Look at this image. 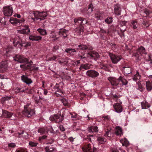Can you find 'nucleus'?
<instances>
[{
  "mask_svg": "<svg viewBox=\"0 0 152 152\" xmlns=\"http://www.w3.org/2000/svg\"><path fill=\"white\" fill-rule=\"evenodd\" d=\"M30 70H37L38 69V67H35L33 66H31L30 69Z\"/></svg>",
  "mask_w": 152,
  "mask_h": 152,
  "instance_id": "nucleus-57",
  "label": "nucleus"
},
{
  "mask_svg": "<svg viewBox=\"0 0 152 152\" xmlns=\"http://www.w3.org/2000/svg\"><path fill=\"white\" fill-rule=\"evenodd\" d=\"M141 77V75H140L139 72L137 71L136 74L134 75V77H133V79L134 81H137L140 79Z\"/></svg>",
  "mask_w": 152,
  "mask_h": 152,
  "instance_id": "nucleus-30",
  "label": "nucleus"
},
{
  "mask_svg": "<svg viewBox=\"0 0 152 152\" xmlns=\"http://www.w3.org/2000/svg\"><path fill=\"white\" fill-rule=\"evenodd\" d=\"M65 51L66 53L72 56L75 55L76 53V50L72 48H66L65 49Z\"/></svg>",
  "mask_w": 152,
  "mask_h": 152,
  "instance_id": "nucleus-21",
  "label": "nucleus"
},
{
  "mask_svg": "<svg viewBox=\"0 0 152 152\" xmlns=\"http://www.w3.org/2000/svg\"><path fill=\"white\" fill-rule=\"evenodd\" d=\"M68 61H67V58H66L64 61H58L59 63L61 65H62L63 64H66L67 63Z\"/></svg>",
  "mask_w": 152,
  "mask_h": 152,
  "instance_id": "nucleus-55",
  "label": "nucleus"
},
{
  "mask_svg": "<svg viewBox=\"0 0 152 152\" xmlns=\"http://www.w3.org/2000/svg\"><path fill=\"white\" fill-rule=\"evenodd\" d=\"M126 22L125 21H121L119 22V25L121 27L125 26Z\"/></svg>",
  "mask_w": 152,
  "mask_h": 152,
  "instance_id": "nucleus-48",
  "label": "nucleus"
},
{
  "mask_svg": "<svg viewBox=\"0 0 152 152\" xmlns=\"http://www.w3.org/2000/svg\"><path fill=\"white\" fill-rule=\"evenodd\" d=\"M3 115L6 118H10L13 115V113L4 110L3 111Z\"/></svg>",
  "mask_w": 152,
  "mask_h": 152,
  "instance_id": "nucleus-27",
  "label": "nucleus"
},
{
  "mask_svg": "<svg viewBox=\"0 0 152 152\" xmlns=\"http://www.w3.org/2000/svg\"><path fill=\"white\" fill-rule=\"evenodd\" d=\"M78 47H79V49L83 50H86L88 49H89L90 50H91L93 49V48L91 47L89 48L88 46L85 45H78Z\"/></svg>",
  "mask_w": 152,
  "mask_h": 152,
  "instance_id": "nucleus-33",
  "label": "nucleus"
},
{
  "mask_svg": "<svg viewBox=\"0 0 152 152\" xmlns=\"http://www.w3.org/2000/svg\"><path fill=\"white\" fill-rule=\"evenodd\" d=\"M91 65L88 63L82 64L80 65L79 69L80 71H84L85 70L90 69Z\"/></svg>",
  "mask_w": 152,
  "mask_h": 152,
  "instance_id": "nucleus-18",
  "label": "nucleus"
},
{
  "mask_svg": "<svg viewBox=\"0 0 152 152\" xmlns=\"http://www.w3.org/2000/svg\"><path fill=\"white\" fill-rule=\"evenodd\" d=\"M93 5L92 4H90L89 6L88 7V10H89V9H90V11H91V12H92V11H93Z\"/></svg>",
  "mask_w": 152,
  "mask_h": 152,
  "instance_id": "nucleus-61",
  "label": "nucleus"
},
{
  "mask_svg": "<svg viewBox=\"0 0 152 152\" xmlns=\"http://www.w3.org/2000/svg\"><path fill=\"white\" fill-rule=\"evenodd\" d=\"M12 96H6L2 97L1 99V102L2 103H4L6 101L10 100L11 99Z\"/></svg>",
  "mask_w": 152,
  "mask_h": 152,
  "instance_id": "nucleus-36",
  "label": "nucleus"
},
{
  "mask_svg": "<svg viewBox=\"0 0 152 152\" xmlns=\"http://www.w3.org/2000/svg\"><path fill=\"white\" fill-rule=\"evenodd\" d=\"M151 12L148 10H145L144 12V13H145L147 16L149 15L151 13Z\"/></svg>",
  "mask_w": 152,
  "mask_h": 152,
  "instance_id": "nucleus-58",
  "label": "nucleus"
},
{
  "mask_svg": "<svg viewBox=\"0 0 152 152\" xmlns=\"http://www.w3.org/2000/svg\"><path fill=\"white\" fill-rule=\"evenodd\" d=\"M121 102H120V103H116L114 104L113 105L115 112L118 113H121L123 110V109L121 104Z\"/></svg>",
  "mask_w": 152,
  "mask_h": 152,
  "instance_id": "nucleus-12",
  "label": "nucleus"
},
{
  "mask_svg": "<svg viewBox=\"0 0 152 152\" xmlns=\"http://www.w3.org/2000/svg\"><path fill=\"white\" fill-rule=\"evenodd\" d=\"M93 5L92 4H90L89 6L88 7V10H89V9H90V11H91V12H92V11H93Z\"/></svg>",
  "mask_w": 152,
  "mask_h": 152,
  "instance_id": "nucleus-60",
  "label": "nucleus"
},
{
  "mask_svg": "<svg viewBox=\"0 0 152 152\" xmlns=\"http://www.w3.org/2000/svg\"><path fill=\"white\" fill-rule=\"evenodd\" d=\"M97 140L99 143L102 144L106 141V139L103 137L100 136L98 137Z\"/></svg>",
  "mask_w": 152,
  "mask_h": 152,
  "instance_id": "nucleus-29",
  "label": "nucleus"
},
{
  "mask_svg": "<svg viewBox=\"0 0 152 152\" xmlns=\"http://www.w3.org/2000/svg\"><path fill=\"white\" fill-rule=\"evenodd\" d=\"M64 117L60 114H57L51 115L50 119L52 121H55L56 123L61 122L64 119Z\"/></svg>",
  "mask_w": 152,
  "mask_h": 152,
  "instance_id": "nucleus-6",
  "label": "nucleus"
},
{
  "mask_svg": "<svg viewBox=\"0 0 152 152\" xmlns=\"http://www.w3.org/2000/svg\"><path fill=\"white\" fill-rule=\"evenodd\" d=\"M146 89L148 91L152 90V87L151 83L150 81H146Z\"/></svg>",
  "mask_w": 152,
  "mask_h": 152,
  "instance_id": "nucleus-34",
  "label": "nucleus"
},
{
  "mask_svg": "<svg viewBox=\"0 0 152 152\" xmlns=\"http://www.w3.org/2000/svg\"><path fill=\"white\" fill-rule=\"evenodd\" d=\"M24 28L21 30H18V33H19L28 35L29 34L30 30L29 27L28 26H26L24 27Z\"/></svg>",
  "mask_w": 152,
  "mask_h": 152,
  "instance_id": "nucleus-14",
  "label": "nucleus"
},
{
  "mask_svg": "<svg viewBox=\"0 0 152 152\" xmlns=\"http://www.w3.org/2000/svg\"><path fill=\"white\" fill-rule=\"evenodd\" d=\"M30 105L28 104L24 106V110L22 111L23 114L28 117H30L35 114L34 110L29 107Z\"/></svg>",
  "mask_w": 152,
  "mask_h": 152,
  "instance_id": "nucleus-3",
  "label": "nucleus"
},
{
  "mask_svg": "<svg viewBox=\"0 0 152 152\" xmlns=\"http://www.w3.org/2000/svg\"><path fill=\"white\" fill-rule=\"evenodd\" d=\"M137 85L138 86V89L140 91H142L143 90L144 88L142 86L141 84L140 83H137Z\"/></svg>",
  "mask_w": 152,
  "mask_h": 152,
  "instance_id": "nucleus-51",
  "label": "nucleus"
},
{
  "mask_svg": "<svg viewBox=\"0 0 152 152\" xmlns=\"http://www.w3.org/2000/svg\"><path fill=\"white\" fill-rule=\"evenodd\" d=\"M131 26L133 29H135L137 27V23L136 21L133 20L131 22Z\"/></svg>",
  "mask_w": 152,
  "mask_h": 152,
  "instance_id": "nucleus-42",
  "label": "nucleus"
},
{
  "mask_svg": "<svg viewBox=\"0 0 152 152\" xmlns=\"http://www.w3.org/2000/svg\"><path fill=\"white\" fill-rule=\"evenodd\" d=\"M114 8L115 14L118 16L121 15V10L120 5L119 4L115 5Z\"/></svg>",
  "mask_w": 152,
  "mask_h": 152,
  "instance_id": "nucleus-13",
  "label": "nucleus"
},
{
  "mask_svg": "<svg viewBox=\"0 0 152 152\" xmlns=\"http://www.w3.org/2000/svg\"><path fill=\"white\" fill-rule=\"evenodd\" d=\"M107 79L112 86H117L119 83L118 78L116 79L114 77H110L107 78Z\"/></svg>",
  "mask_w": 152,
  "mask_h": 152,
  "instance_id": "nucleus-11",
  "label": "nucleus"
},
{
  "mask_svg": "<svg viewBox=\"0 0 152 152\" xmlns=\"http://www.w3.org/2000/svg\"><path fill=\"white\" fill-rule=\"evenodd\" d=\"M102 118H104V120H108L110 118V117L108 115L106 116L103 115L102 116Z\"/></svg>",
  "mask_w": 152,
  "mask_h": 152,
  "instance_id": "nucleus-62",
  "label": "nucleus"
},
{
  "mask_svg": "<svg viewBox=\"0 0 152 152\" xmlns=\"http://www.w3.org/2000/svg\"><path fill=\"white\" fill-rule=\"evenodd\" d=\"M118 80L122 82L123 85H126L127 84L128 82L127 80L122 77H119Z\"/></svg>",
  "mask_w": 152,
  "mask_h": 152,
  "instance_id": "nucleus-38",
  "label": "nucleus"
},
{
  "mask_svg": "<svg viewBox=\"0 0 152 152\" xmlns=\"http://www.w3.org/2000/svg\"><path fill=\"white\" fill-rule=\"evenodd\" d=\"M88 55L90 56V58L92 59H95L99 58V56L98 53L95 51H92L88 53Z\"/></svg>",
  "mask_w": 152,
  "mask_h": 152,
  "instance_id": "nucleus-17",
  "label": "nucleus"
},
{
  "mask_svg": "<svg viewBox=\"0 0 152 152\" xmlns=\"http://www.w3.org/2000/svg\"><path fill=\"white\" fill-rule=\"evenodd\" d=\"M115 133L117 136H121L122 134V130L121 128L119 126L116 127Z\"/></svg>",
  "mask_w": 152,
  "mask_h": 152,
  "instance_id": "nucleus-26",
  "label": "nucleus"
},
{
  "mask_svg": "<svg viewBox=\"0 0 152 152\" xmlns=\"http://www.w3.org/2000/svg\"><path fill=\"white\" fill-rule=\"evenodd\" d=\"M86 75L88 77L93 78L98 77L99 74L95 70H89L86 72Z\"/></svg>",
  "mask_w": 152,
  "mask_h": 152,
  "instance_id": "nucleus-8",
  "label": "nucleus"
},
{
  "mask_svg": "<svg viewBox=\"0 0 152 152\" xmlns=\"http://www.w3.org/2000/svg\"><path fill=\"white\" fill-rule=\"evenodd\" d=\"M20 67L23 70H25L28 69H30V65L29 64L26 63L24 64H21L20 65Z\"/></svg>",
  "mask_w": 152,
  "mask_h": 152,
  "instance_id": "nucleus-32",
  "label": "nucleus"
},
{
  "mask_svg": "<svg viewBox=\"0 0 152 152\" xmlns=\"http://www.w3.org/2000/svg\"><path fill=\"white\" fill-rule=\"evenodd\" d=\"M57 58V57L56 56H53L52 57L49 58L47 61H54Z\"/></svg>",
  "mask_w": 152,
  "mask_h": 152,
  "instance_id": "nucleus-50",
  "label": "nucleus"
},
{
  "mask_svg": "<svg viewBox=\"0 0 152 152\" xmlns=\"http://www.w3.org/2000/svg\"><path fill=\"white\" fill-rule=\"evenodd\" d=\"M15 152H28L27 149L24 148H21L18 150H16Z\"/></svg>",
  "mask_w": 152,
  "mask_h": 152,
  "instance_id": "nucleus-46",
  "label": "nucleus"
},
{
  "mask_svg": "<svg viewBox=\"0 0 152 152\" xmlns=\"http://www.w3.org/2000/svg\"><path fill=\"white\" fill-rule=\"evenodd\" d=\"M95 16L96 18L98 19H99L101 17V14L98 12L96 13Z\"/></svg>",
  "mask_w": 152,
  "mask_h": 152,
  "instance_id": "nucleus-49",
  "label": "nucleus"
},
{
  "mask_svg": "<svg viewBox=\"0 0 152 152\" xmlns=\"http://www.w3.org/2000/svg\"><path fill=\"white\" fill-rule=\"evenodd\" d=\"M87 23V21L86 19H85L83 18V20H82V25H83Z\"/></svg>",
  "mask_w": 152,
  "mask_h": 152,
  "instance_id": "nucleus-64",
  "label": "nucleus"
},
{
  "mask_svg": "<svg viewBox=\"0 0 152 152\" xmlns=\"http://www.w3.org/2000/svg\"><path fill=\"white\" fill-rule=\"evenodd\" d=\"M111 136L110 131V130L107 131L106 132L105 134H104V136L106 137H110Z\"/></svg>",
  "mask_w": 152,
  "mask_h": 152,
  "instance_id": "nucleus-47",
  "label": "nucleus"
},
{
  "mask_svg": "<svg viewBox=\"0 0 152 152\" xmlns=\"http://www.w3.org/2000/svg\"><path fill=\"white\" fill-rule=\"evenodd\" d=\"M14 90L15 93H18L20 92H25V90H21V89L20 88L16 87L14 88Z\"/></svg>",
  "mask_w": 152,
  "mask_h": 152,
  "instance_id": "nucleus-43",
  "label": "nucleus"
},
{
  "mask_svg": "<svg viewBox=\"0 0 152 152\" xmlns=\"http://www.w3.org/2000/svg\"><path fill=\"white\" fill-rule=\"evenodd\" d=\"M48 130H49V131L51 133L53 134L55 133V131L54 130L51 126H49L48 127Z\"/></svg>",
  "mask_w": 152,
  "mask_h": 152,
  "instance_id": "nucleus-54",
  "label": "nucleus"
},
{
  "mask_svg": "<svg viewBox=\"0 0 152 152\" xmlns=\"http://www.w3.org/2000/svg\"><path fill=\"white\" fill-rule=\"evenodd\" d=\"M68 31L65 29H61L59 32V34L61 36H62L64 37H66L67 36Z\"/></svg>",
  "mask_w": 152,
  "mask_h": 152,
  "instance_id": "nucleus-20",
  "label": "nucleus"
},
{
  "mask_svg": "<svg viewBox=\"0 0 152 152\" xmlns=\"http://www.w3.org/2000/svg\"><path fill=\"white\" fill-rule=\"evenodd\" d=\"M83 27L82 26H81L77 28L75 30V31L76 33L78 34V35H80L81 33L83 32Z\"/></svg>",
  "mask_w": 152,
  "mask_h": 152,
  "instance_id": "nucleus-35",
  "label": "nucleus"
},
{
  "mask_svg": "<svg viewBox=\"0 0 152 152\" xmlns=\"http://www.w3.org/2000/svg\"><path fill=\"white\" fill-rule=\"evenodd\" d=\"M63 93V91L61 89H59L58 90H57L55 92V94L56 96H59L61 95Z\"/></svg>",
  "mask_w": 152,
  "mask_h": 152,
  "instance_id": "nucleus-41",
  "label": "nucleus"
},
{
  "mask_svg": "<svg viewBox=\"0 0 152 152\" xmlns=\"http://www.w3.org/2000/svg\"><path fill=\"white\" fill-rule=\"evenodd\" d=\"M91 137L93 138V135H88L87 136V139L88 141H90L91 142H92V138H91Z\"/></svg>",
  "mask_w": 152,
  "mask_h": 152,
  "instance_id": "nucleus-53",
  "label": "nucleus"
},
{
  "mask_svg": "<svg viewBox=\"0 0 152 152\" xmlns=\"http://www.w3.org/2000/svg\"><path fill=\"white\" fill-rule=\"evenodd\" d=\"M141 105L142 109H147L150 107V105L146 102H141Z\"/></svg>",
  "mask_w": 152,
  "mask_h": 152,
  "instance_id": "nucleus-28",
  "label": "nucleus"
},
{
  "mask_svg": "<svg viewBox=\"0 0 152 152\" xmlns=\"http://www.w3.org/2000/svg\"><path fill=\"white\" fill-rule=\"evenodd\" d=\"M83 18L79 17L78 18H76L74 19V22L75 23L78 22L80 24L82 25V20Z\"/></svg>",
  "mask_w": 152,
  "mask_h": 152,
  "instance_id": "nucleus-40",
  "label": "nucleus"
},
{
  "mask_svg": "<svg viewBox=\"0 0 152 152\" xmlns=\"http://www.w3.org/2000/svg\"><path fill=\"white\" fill-rule=\"evenodd\" d=\"M21 80L26 84L29 85L32 82L30 78H28L27 76L25 75H22L21 77Z\"/></svg>",
  "mask_w": 152,
  "mask_h": 152,
  "instance_id": "nucleus-16",
  "label": "nucleus"
},
{
  "mask_svg": "<svg viewBox=\"0 0 152 152\" xmlns=\"http://www.w3.org/2000/svg\"><path fill=\"white\" fill-rule=\"evenodd\" d=\"M112 18L111 17L105 19V21L107 23L110 24L112 22Z\"/></svg>",
  "mask_w": 152,
  "mask_h": 152,
  "instance_id": "nucleus-45",
  "label": "nucleus"
},
{
  "mask_svg": "<svg viewBox=\"0 0 152 152\" xmlns=\"http://www.w3.org/2000/svg\"><path fill=\"white\" fill-rule=\"evenodd\" d=\"M38 132L41 134H43L47 133L48 132V129L47 127L40 128L39 129Z\"/></svg>",
  "mask_w": 152,
  "mask_h": 152,
  "instance_id": "nucleus-24",
  "label": "nucleus"
},
{
  "mask_svg": "<svg viewBox=\"0 0 152 152\" xmlns=\"http://www.w3.org/2000/svg\"><path fill=\"white\" fill-rule=\"evenodd\" d=\"M63 104L65 106H68V103L67 101L65 99H62V101Z\"/></svg>",
  "mask_w": 152,
  "mask_h": 152,
  "instance_id": "nucleus-56",
  "label": "nucleus"
},
{
  "mask_svg": "<svg viewBox=\"0 0 152 152\" xmlns=\"http://www.w3.org/2000/svg\"><path fill=\"white\" fill-rule=\"evenodd\" d=\"M42 37L36 35H31L29 36V39L32 41H38L41 40Z\"/></svg>",
  "mask_w": 152,
  "mask_h": 152,
  "instance_id": "nucleus-19",
  "label": "nucleus"
},
{
  "mask_svg": "<svg viewBox=\"0 0 152 152\" xmlns=\"http://www.w3.org/2000/svg\"><path fill=\"white\" fill-rule=\"evenodd\" d=\"M98 127L96 126H92L88 127V130L90 133H93L94 132H98Z\"/></svg>",
  "mask_w": 152,
  "mask_h": 152,
  "instance_id": "nucleus-22",
  "label": "nucleus"
},
{
  "mask_svg": "<svg viewBox=\"0 0 152 152\" xmlns=\"http://www.w3.org/2000/svg\"><path fill=\"white\" fill-rule=\"evenodd\" d=\"M123 71L125 75H127L131 72V69L129 67H124L123 68Z\"/></svg>",
  "mask_w": 152,
  "mask_h": 152,
  "instance_id": "nucleus-23",
  "label": "nucleus"
},
{
  "mask_svg": "<svg viewBox=\"0 0 152 152\" xmlns=\"http://www.w3.org/2000/svg\"><path fill=\"white\" fill-rule=\"evenodd\" d=\"M38 31L42 35H45L46 34V31L45 29L41 28H39L37 29Z\"/></svg>",
  "mask_w": 152,
  "mask_h": 152,
  "instance_id": "nucleus-39",
  "label": "nucleus"
},
{
  "mask_svg": "<svg viewBox=\"0 0 152 152\" xmlns=\"http://www.w3.org/2000/svg\"><path fill=\"white\" fill-rule=\"evenodd\" d=\"M81 148L83 152H97V148L94 146H92L90 144L85 145Z\"/></svg>",
  "mask_w": 152,
  "mask_h": 152,
  "instance_id": "nucleus-5",
  "label": "nucleus"
},
{
  "mask_svg": "<svg viewBox=\"0 0 152 152\" xmlns=\"http://www.w3.org/2000/svg\"><path fill=\"white\" fill-rule=\"evenodd\" d=\"M8 146L9 147H11L12 148H14L15 146L16 145L15 143H10L8 144Z\"/></svg>",
  "mask_w": 152,
  "mask_h": 152,
  "instance_id": "nucleus-59",
  "label": "nucleus"
},
{
  "mask_svg": "<svg viewBox=\"0 0 152 152\" xmlns=\"http://www.w3.org/2000/svg\"><path fill=\"white\" fill-rule=\"evenodd\" d=\"M109 55L112 63L114 64H117L122 58L121 56L115 55L112 53H110Z\"/></svg>",
  "mask_w": 152,
  "mask_h": 152,
  "instance_id": "nucleus-7",
  "label": "nucleus"
},
{
  "mask_svg": "<svg viewBox=\"0 0 152 152\" xmlns=\"http://www.w3.org/2000/svg\"><path fill=\"white\" fill-rule=\"evenodd\" d=\"M54 88L56 90H58L59 89V84L56 83V85L54 86Z\"/></svg>",
  "mask_w": 152,
  "mask_h": 152,
  "instance_id": "nucleus-63",
  "label": "nucleus"
},
{
  "mask_svg": "<svg viewBox=\"0 0 152 152\" xmlns=\"http://www.w3.org/2000/svg\"><path fill=\"white\" fill-rule=\"evenodd\" d=\"M14 60L20 63H26L28 61V59L27 58H25L23 56L18 55H17L15 56Z\"/></svg>",
  "mask_w": 152,
  "mask_h": 152,
  "instance_id": "nucleus-10",
  "label": "nucleus"
},
{
  "mask_svg": "<svg viewBox=\"0 0 152 152\" xmlns=\"http://www.w3.org/2000/svg\"><path fill=\"white\" fill-rule=\"evenodd\" d=\"M101 69H103L106 71H108L109 70V69L108 66L106 65H104L100 68Z\"/></svg>",
  "mask_w": 152,
  "mask_h": 152,
  "instance_id": "nucleus-52",
  "label": "nucleus"
},
{
  "mask_svg": "<svg viewBox=\"0 0 152 152\" xmlns=\"http://www.w3.org/2000/svg\"><path fill=\"white\" fill-rule=\"evenodd\" d=\"M24 21L25 20L24 19L20 20L12 17L9 20L10 23L14 25L18 23H21L24 22Z\"/></svg>",
  "mask_w": 152,
  "mask_h": 152,
  "instance_id": "nucleus-15",
  "label": "nucleus"
},
{
  "mask_svg": "<svg viewBox=\"0 0 152 152\" xmlns=\"http://www.w3.org/2000/svg\"><path fill=\"white\" fill-rule=\"evenodd\" d=\"M13 7L11 5L3 7L2 12L4 15L6 16L10 17L13 12Z\"/></svg>",
  "mask_w": 152,
  "mask_h": 152,
  "instance_id": "nucleus-4",
  "label": "nucleus"
},
{
  "mask_svg": "<svg viewBox=\"0 0 152 152\" xmlns=\"http://www.w3.org/2000/svg\"><path fill=\"white\" fill-rule=\"evenodd\" d=\"M143 54H146L145 48L143 46H140L137 50L134 52L133 56L136 57V60L138 62L141 58V55Z\"/></svg>",
  "mask_w": 152,
  "mask_h": 152,
  "instance_id": "nucleus-2",
  "label": "nucleus"
},
{
  "mask_svg": "<svg viewBox=\"0 0 152 152\" xmlns=\"http://www.w3.org/2000/svg\"><path fill=\"white\" fill-rule=\"evenodd\" d=\"M47 16L46 13L42 12H32L30 14V16L32 19L34 20H41L44 19Z\"/></svg>",
  "mask_w": 152,
  "mask_h": 152,
  "instance_id": "nucleus-1",
  "label": "nucleus"
},
{
  "mask_svg": "<svg viewBox=\"0 0 152 152\" xmlns=\"http://www.w3.org/2000/svg\"><path fill=\"white\" fill-rule=\"evenodd\" d=\"M123 146L127 147L129 144V142L125 138L121 139L120 140Z\"/></svg>",
  "mask_w": 152,
  "mask_h": 152,
  "instance_id": "nucleus-31",
  "label": "nucleus"
},
{
  "mask_svg": "<svg viewBox=\"0 0 152 152\" xmlns=\"http://www.w3.org/2000/svg\"><path fill=\"white\" fill-rule=\"evenodd\" d=\"M29 144L31 147H34L37 146L38 143L37 142L30 141L29 142Z\"/></svg>",
  "mask_w": 152,
  "mask_h": 152,
  "instance_id": "nucleus-44",
  "label": "nucleus"
},
{
  "mask_svg": "<svg viewBox=\"0 0 152 152\" xmlns=\"http://www.w3.org/2000/svg\"><path fill=\"white\" fill-rule=\"evenodd\" d=\"M45 149L46 152H53L54 151L55 148L53 145H51L46 146Z\"/></svg>",
  "mask_w": 152,
  "mask_h": 152,
  "instance_id": "nucleus-25",
  "label": "nucleus"
},
{
  "mask_svg": "<svg viewBox=\"0 0 152 152\" xmlns=\"http://www.w3.org/2000/svg\"><path fill=\"white\" fill-rule=\"evenodd\" d=\"M49 36L51 38H54V40H56L58 39V37H56V33L54 31H51L50 34Z\"/></svg>",
  "mask_w": 152,
  "mask_h": 152,
  "instance_id": "nucleus-37",
  "label": "nucleus"
},
{
  "mask_svg": "<svg viewBox=\"0 0 152 152\" xmlns=\"http://www.w3.org/2000/svg\"><path fill=\"white\" fill-rule=\"evenodd\" d=\"M15 38L17 39H19V40L17 41L16 42L17 44H19L21 46H23L26 47L30 46L31 45V43L25 42L24 41H23L20 39V37L18 36H16L15 37Z\"/></svg>",
  "mask_w": 152,
  "mask_h": 152,
  "instance_id": "nucleus-9",
  "label": "nucleus"
}]
</instances>
